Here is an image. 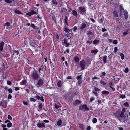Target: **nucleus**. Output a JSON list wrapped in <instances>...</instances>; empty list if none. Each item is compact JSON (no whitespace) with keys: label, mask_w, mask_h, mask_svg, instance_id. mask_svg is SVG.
Listing matches in <instances>:
<instances>
[{"label":"nucleus","mask_w":130,"mask_h":130,"mask_svg":"<svg viewBox=\"0 0 130 130\" xmlns=\"http://www.w3.org/2000/svg\"><path fill=\"white\" fill-rule=\"evenodd\" d=\"M37 70H35L32 72L31 77L34 80H38L40 77L37 74Z\"/></svg>","instance_id":"nucleus-1"},{"label":"nucleus","mask_w":130,"mask_h":130,"mask_svg":"<svg viewBox=\"0 0 130 130\" xmlns=\"http://www.w3.org/2000/svg\"><path fill=\"white\" fill-rule=\"evenodd\" d=\"M86 11L85 7H80L79 8L78 11L82 15L85 13Z\"/></svg>","instance_id":"nucleus-2"},{"label":"nucleus","mask_w":130,"mask_h":130,"mask_svg":"<svg viewBox=\"0 0 130 130\" xmlns=\"http://www.w3.org/2000/svg\"><path fill=\"white\" fill-rule=\"evenodd\" d=\"M79 109L83 111L88 110L89 108L87 107L86 105L85 104L79 107Z\"/></svg>","instance_id":"nucleus-3"},{"label":"nucleus","mask_w":130,"mask_h":130,"mask_svg":"<svg viewBox=\"0 0 130 130\" xmlns=\"http://www.w3.org/2000/svg\"><path fill=\"white\" fill-rule=\"evenodd\" d=\"M46 70V66H45V67L44 68V66H41L40 67V68L39 69V72L40 73H41V70H42V72H44Z\"/></svg>","instance_id":"nucleus-4"},{"label":"nucleus","mask_w":130,"mask_h":130,"mask_svg":"<svg viewBox=\"0 0 130 130\" xmlns=\"http://www.w3.org/2000/svg\"><path fill=\"white\" fill-rule=\"evenodd\" d=\"M14 52L12 55V57H16L19 56V52L18 51H14Z\"/></svg>","instance_id":"nucleus-5"},{"label":"nucleus","mask_w":130,"mask_h":130,"mask_svg":"<svg viewBox=\"0 0 130 130\" xmlns=\"http://www.w3.org/2000/svg\"><path fill=\"white\" fill-rule=\"evenodd\" d=\"M85 64V62L84 60H82L80 62V67L82 70L84 69Z\"/></svg>","instance_id":"nucleus-6"},{"label":"nucleus","mask_w":130,"mask_h":130,"mask_svg":"<svg viewBox=\"0 0 130 130\" xmlns=\"http://www.w3.org/2000/svg\"><path fill=\"white\" fill-rule=\"evenodd\" d=\"M37 126L38 127H39L40 128L43 127L45 128V123H38L37 124Z\"/></svg>","instance_id":"nucleus-7"},{"label":"nucleus","mask_w":130,"mask_h":130,"mask_svg":"<svg viewBox=\"0 0 130 130\" xmlns=\"http://www.w3.org/2000/svg\"><path fill=\"white\" fill-rule=\"evenodd\" d=\"M86 26L87 25L85 23H82L81 24L80 28L81 30L83 29L86 28Z\"/></svg>","instance_id":"nucleus-8"},{"label":"nucleus","mask_w":130,"mask_h":130,"mask_svg":"<svg viewBox=\"0 0 130 130\" xmlns=\"http://www.w3.org/2000/svg\"><path fill=\"white\" fill-rule=\"evenodd\" d=\"M43 84V80L42 79H40L38 81L37 83V84L40 86L42 85Z\"/></svg>","instance_id":"nucleus-9"},{"label":"nucleus","mask_w":130,"mask_h":130,"mask_svg":"<svg viewBox=\"0 0 130 130\" xmlns=\"http://www.w3.org/2000/svg\"><path fill=\"white\" fill-rule=\"evenodd\" d=\"M4 45V43L3 41L1 42H0V52L3 50Z\"/></svg>","instance_id":"nucleus-10"},{"label":"nucleus","mask_w":130,"mask_h":130,"mask_svg":"<svg viewBox=\"0 0 130 130\" xmlns=\"http://www.w3.org/2000/svg\"><path fill=\"white\" fill-rule=\"evenodd\" d=\"M81 102L79 100H76L74 102L73 104L75 105H77L78 104H80Z\"/></svg>","instance_id":"nucleus-11"},{"label":"nucleus","mask_w":130,"mask_h":130,"mask_svg":"<svg viewBox=\"0 0 130 130\" xmlns=\"http://www.w3.org/2000/svg\"><path fill=\"white\" fill-rule=\"evenodd\" d=\"M72 13L74 16L77 17V13L76 11L74 10H73Z\"/></svg>","instance_id":"nucleus-12"},{"label":"nucleus","mask_w":130,"mask_h":130,"mask_svg":"<svg viewBox=\"0 0 130 130\" xmlns=\"http://www.w3.org/2000/svg\"><path fill=\"white\" fill-rule=\"evenodd\" d=\"M64 43L66 45V47H68L69 45V43H67V39H64Z\"/></svg>","instance_id":"nucleus-13"},{"label":"nucleus","mask_w":130,"mask_h":130,"mask_svg":"<svg viewBox=\"0 0 130 130\" xmlns=\"http://www.w3.org/2000/svg\"><path fill=\"white\" fill-rule=\"evenodd\" d=\"M74 59L75 62H78L79 61V58L76 56H75Z\"/></svg>","instance_id":"nucleus-14"},{"label":"nucleus","mask_w":130,"mask_h":130,"mask_svg":"<svg viewBox=\"0 0 130 130\" xmlns=\"http://www.w3.org/2000/svg\"><path fill=\"white\" fill-rule=\"evenodd\" d=\"M107 57L106 56H103L102 59L103 60V61L104 63H106L107 62Z\"/></svg>","instance_id":"nucleus-15"},{"label":"nucleus","mask_w":130,"mask_h":130,"mask_svg":"<svg viewBox=\"0 0 130 130\" xmlns=\"http://www.w3.org/2000/svg\"><path fill=\"white\" fill-rule=\"evenodd\" d=\"M62 82L61 81H59L57 83V86L58 87H61L62 86Z\"/></svg>","instance_id":"nucleus-16"},{"label":"nucleus","mask_w":130,"mask_h":130,"mask_svg":"<svg viewBox=\"0 0 130 130\" xmlns=\"http://www.w3.org/2000/svg\"><path fill=\"white\" fill-rule=\"evenodd\" d=\"M61 123L62 121L60 119H59L57 122V125L58 126H60L61 125Z\"/></svg>","instance_id":"nucleus-17"},{"label":"nucleus","mask_w":130,"mask_h":130,"mask_svg":"<svg viewBox=\"0 0 130 130\" xmlns=\"http://www.w3.org/2000/svg\"><path fill=\"white\" fill-rule=\"evenodd\" d=\"M102 93L103 94H106L107 95H108L109 93V92L108 91H104L102 92Z\"/></svg>","instance_id":"nucleus-18"},{"label":"nucleus","mask_w":130,"mask_h":130,"mask_svg":"<svg viewBox=\"0 0 130 130\" xmlns=\"http://www.w3.org/2000/svg\"><path fill=\"white\" fill-rule=\"evenodd\" d=\"M124 15L126 19H127L128 17V13L127 11H124Z\"/></svg>","instance_id":"nucleus-19"},{"label":"nucleus","mask_w":130,"mask_h":130,"mask_svg":"<svg viewBox=\"0 0 130 130\" xmlns=\"http://www.w3.org/2000/svg\"><path fill=\"white\" fill-rule=\"evenodd\" d=\"M91 53L96 54L98 53V50L97 49H95L94 50H92L91 51Z\"/></svg>","instance_id":"nucleus-20"},{"label":"nucleus","mask_w":130,"mask_h":130,"mask_svg":"<svg viewBox=\"0 0 130 130\" xmlns=\"http://www.w3.org/2000/svg\"><path fill=\"white\" fill-rule=\"evenodd\" d=\"M119 114L120 118H123L125 116L124 114V113H123V112H121L120 113H119Z\"/></svg>","instance_id":"nucleus-21"},{"label":"nucleus","mask_w":130,"mask_h":130,"mask_svg":"<svg viewBox=\"0 0 130 130\" xmlns=\"http://www.w3.org/2000/svg\"><path fill=\"white\" fill-rule=\"evenodd\" d=\"M124 12V9H120V15L122 16L123 15V12Z\"/></svg>","instance_id":"nucleus-22"},{"label":"nucleus","mask_w":130,"mask_h":130,"mask_svg":"<svg viewBox=\"0 0 130 130\" xmlns=\"http://www.w3.org/2000/svg\"><path fill=\"white\" fill-rule=\"evenodd\" d=\"M113 14L116 17H118V15L117 14V12L115 10L113 13Z\"/></svg>","instance_id":"nucleus-23"},{"label":"nucleus","mask_w":130,"mask_h":130,"mask_svg":"<svg viewBox=\"0 0 130 130\" xmlns=\"http://www.w3.org/2000/svg\"><path fill=\"white\" fill-rule=\"evenodd\" d=\"M67 18L68 17L67 16H66L65 17V19H64V23H65L66 25H68V24H67Z\"/></svg>","instance_id":"nucleus-24"},{"label":"nucleus","mask_w":130,"mask_h":130,"mask_svg":"<svg viewBox=\"0 0 130 130\" xmlns=\"http://www.w3.org/2000/svg\"><path fill=\"white\" fill-rule=\"evenodd\" d=\"M99 41L98 40H94L93 43L94 44H96L99 42Z\"/></svg>","instance_id":"nucleus-25"},{"label":"nucleus","mask_w":130,"mask_h":130,"mask_svg":"<svg viewBox=\"0 0 130 130\" xmlns=\"http://www.w3.org/2000/svg\"><path fill=\"white\" fill-rule=\"evenodd\" d=\"M14 12L15 13L18 14H21V12L19 10L17 9L15 10Z\"/></svg>","instance_id":"nucleus-26"},{"label":"nucleus","mask_w":130,"mask_h":130,"mask_svg":"<svg viewBox=\"0 0 130 130\" xmlns=\"http://www.w3.org/2000/svg\"><path fill=\"white\" fill-rule=\"evenodd\" d=\"M42 104L41 103H40L39 104V106H38V107L40 109V110H41L42 109Z\"/></svg>","instance_id":"nucleus-27"},{"label":"nucleus","mask_w":130,"mask_h":130,"mask_svg":"<svg viewBox=\"0 0 130 130\" xmlns=\"http://www.w3.org/2000/svg\"><path fill=\"white\" fill-rule=\"evenodd\" d=\"M120 55L121 56V59H124V55L123 53H121L120 54Z\"/></svg>","instance_id":"nucleus-28"},{"label":"nucleus","mask_w":130,"mask_h":130,"mask_svg":"<svg viewBox=\"0 0 130 130\" xmlns=\"http://www.w3.org/2000/svg\"><path fill=\"white\" fill-rule=\"evenodd\" d=\"M100 83L101 84L103 85H105L106 84V83H105L104 81L102 80L100 81Z\"/></svg>","instance_id":"nucleus-29"},{"label":"nucleus","mask_w":130,"mask_h":130,"mask_svg":"<svg viewBox=\"0 0 130 130\" xmlns=\"http://www.w3.org/2000/svg\"><path fill=\"white\" fill-rule=\"evenodd\" d=\"M7 126L8 127H10L12 126V123L11 122H9L7 124Z\"/></svg>","instance_id":"nucleus-30"},{"label":"nucleus","mask_w":130,"mask_h":130,"mask_svg":"<svg viewBox=\"0 0 130 130\" xmlns=\"http://www.w3.org/2000/svg\"><path fill=\"white\" fill-rule=\"evenodd\" d=\"M97 121V119L95 118H93V120H92V122H93L94 123H96Z\"/></svg>","instance_id":"nucleus-31"},{"label":"nucleus","mask_w":130,"mask_h":130,"mask_svg":"<svg viewBox=\"0 0 130 130\" xmlns=\"http://www.w3.org/2000/svg\"><path fill=\"white\" fill-rule=\"evenodd\" d=\"M4 102V100H2L1 102H0V106H3Z\"/></svg>","instance_id":"nucleus-32"},{"label":"nucleus","mask_w":130,"mask_h":130,"mask_svg":"<svg viewBox=\"0 0 130 130\" xmlns=\"http://www.w3.org/2000/svg\"><path fill=\"white\" fill-rule=\"evenodd\" d=\"M115 117L116 118H119L118 119L120 120V122H121V120H120V119L119 118H120V116H119V114H116L115 115Z\"/></svg>","instance_id":"nucleus-33"},{"label":"nucleus","mask_w":130,"mask_h":130,"mask_svg":"<svg viewBox=\"0 0 130 130\" xmlns=\"http://www.w3.org/2000/svg\"><path fill=\"white\" fill-rule=\"evenodd\" d=\"M5 2L9 3H11L12 2V1L11 0H5Z\"/></svg>","instance_id":"nucleus-34"},{"label":"nucleus","mask_w":130,"mask_h":130,"mask_svg":"<svg viewBox=\"0 0 130 130\" xmlns=\"http://www.w3.org/2000/svg\"><path fill=\"white\" fill-rule=\"evenodd\" d=\"M105 75H106V73L105 72H102V74H101V75H100V77L101 78H102V76H104Z\"/></svg>","instance_id":"nucleus-35"},{"label":"nucleus","mask_w":130,"mask_h":130,"mask_svg":"<svg viewBox=\"0 0 130 130\" xmlns=\"http://www.w3.org/2000/svg\"><path fill=\"white\" fill-rule=\"evenodd\" d=\"M27 83V81L26 80H23L21 82L22 85H24L25 84Z\"/></svg>","instance_id":"nucleus-36"},{"label":"nucleus","mask_w":130,"mask_h":130,"mask_svg":"<svg viewBox=\"0 0 130 130\" xmlns=\"http://www.w3.org/2000/svg\"><path fill=\"white\" fill-rule=\"evenodd\" d=\"M124 105L125 107H128L129 106L128 103L127 102L124 103Z\"/></svg>","instance_id":"nucleus-37"},{"label":"nucleus","mask_w":130,"mask_h":130,"mask_svg":"<svg viewBox=\"0 0 130 130\" xmlns=\"http://www.w3.org/2000/svg\"><path fill=\"white\" fill-rule=\"evenodd\" d=\"M8 91L10 93H11L13 91L12 89L11 88L8 89Z\"/></svg>","instance_id":"nucleus-38"},{"label":"nucleus","mask_w":130,"mask_h":130,"mask_svg":"<svg viewBox=\"0 0 130 130\" xmlns=\"http://www.w3.org/2000/svg\"><path fill=\"white\" fill-rule=\"evenodd\" d=\"M87 35H92L93 34L92 33L91 31H88L87 33Z\"/></svg>","instance_id":"nucleus-39"},{"label":"nucleus","mask_w":130,"mask_h":130,"mask_svg":"<svg viewBox=\"0 0 130 130\" xmlns=\"http://www.w3.org/2000/svg\"><path fill=\"white\" fill-rule=\"evenodd\" d=\"M52 19L53 20V21H54V22L56 23V19L55 18V16H54L52 17Z\"/></svg>","instance_id":"nucleus-40"},{"label":"nucleus","mask_w":130,"mask_h":130,"mask_svg":"<svg viewBox=\"0 0 130 130\" xmlns=\"http://www.w3.org/2000/svg\"><path fill=\"white\" fill-rule=\"evenodd\" d=\"M129 71V69L128 68H126L124 70V72L125 73H126L128 72Z\"/></svg>","instance_id":"nucleus-41"},{"label":"nucleus","mask_w":130,"mask_h":130,"mask_svg":"<svg viewBox=\"0 0 130 130\" xmlns=\"http://www.w3.org/2000/svg\"><path fill=\"white\" fill-rule=\"evenodd\" d=\"M55 107L57 109H58L59 108H60L59 106L56 104H55L54 105Z\"/></svg>","instance_id":"nucleus-42"},{"label":"nucleus","mask_w":130,"mask_h":130,"mask_svg":"<svg viewBox=\"0 0 130 130\" xmlns=\"http://www.w3.org/2000/svg\"><path fill=\"white\" fill-rule=\"evenodd\" d=\"M52 2L54 4L56 5L58 3L56 2L55 0H52Z\"/></svg>","instance_id":"nucleus-43"},{"label":"nucleus","mask_w":130,"mask_h":130,"mask_svg":"<svg viewBox=\"0 0 130 130\" xmlns=\"http://www.w3.org/2000/svg\"><path fill=\"white\" fill-rule=\"evenodd\" d=\"M31 13H32V15L34 14H37V12H36L34 11L33 10H32L31 11Z\"/></svg>","instance_id":"nucleus-44"},{"label":"nucleus","mask_w":130,"mask_h":130,"mask_svg":"<svg viewBox=\"0 0 130 130\" xmlns=\"http://www.w3.org/2000/svg\"><path fill=\"white\" fill-rule=\"evenodd\" d=\"M69 29L67 27H65L64 29V31L66 32H67L69 31Z\"/></svg>","instance_id":"nucleus-45"},{"label":"nucleus","mask_w":130,"mask_h":130,"mask_svg":"<svg viewBox=\"0 0 130 130\" xmlns=\"http://www.w3.org/2000/svg\"><path fill=\"white\" fill-rule=\"evenodd\" d=\"M7 84L8 85H11L12 84V83L11 82L8 80L7 82Z\"/></svg>","instance_id":"nucleus-46"},{"label":"nucleus","mask_w":130,"mask_h":130,"mask_svg":"<svg viewBox=\"0 0 130 130\" xmlns=\"http://www.w3.org/2000/svg\"><path fill=\"white\" fill-rule=\"evenodd\" d=\"M113 43L115 44H117V41L116 40H114L113 41Z\"/></svg>","instance_id":"nucleus-47"},{"label":"nucleus","mask_w":130,"mask_h":130,"mask_svg":"<svg viewBox=\"0 0 130 130\" xmlns=\"http://www.w3.org/2000/svg\"><path fill=\"white\" fill-rule=\"evenodd\" d=\"M77 29V27L76 26H75L73 29V30L75 32L76 31V30Z\"/></svg>","instance_id":"nucleus-48"},{"label":"nucleus","mask_w":130,"mask_h":130,"mask_svg":"<svg viewBox=\"0 0 130 130\" xmlns=\"http://www.w3.org/2000/svg\"><path fill=\"white\" fill-rule=\"evenodd\" d=\"M8 119L10 120H12V117L10 116V115H8Z\"/></svg>","instance_id":"nucleus-49"},{"label":"nucleus","mask_w":130,"mask_h":130,"mask_svg":"<svg viewBox=\"0 0 130 130\" xmlns=\"http://www.w3.org/2000/svg\"><path fill=\"white\" fill-rule=\"evenodd\" d=\"M81 75L78 76L76 78V79L77 80H79L81 78Z\"/></svg>","instance_id":"nucleus-50"},{"label":"nucleus","mask_w":130,"mask_h":130,"mask_svg":"<svg viewBox=\"0 0 130 130\" xmlns=\"http://www.w3.org/2000/svg\"><path fill=\"white\" fill-rule=\"evenodd\" d=\"M10 25V23L9 22H6L5 25V26H9Z\"/></svg>","instance_id":"nucleus-51"},{"label":"nucleus","mask_w":130,"mask_h":130,"mask_svg":"<svg viewBox=\"0 0 130 130\" xmlns=\"http://www.w3.org/2000/svg\"><path fill=\"white\" fill-rule=\"evenodd\" d=\"M95 98L94 97H92L90 98V101L91 102H92L94 100Z\"/></svg>","instance_id":"nucleus-52"},{"label":"nucleus","mask_w":130,"mask_h":130,"mask_svg":"<svg viewBox=\"0 0 130 130\" xmlns=\"http://www.w3.org/2000/svg\"><path fill=\"white\" fill-rule=\"evenodd\" d=\"M120 97L123 99L125 97V96L124 95H120Z\"/></svg>","instance_id":"nucleus-53"},{"label":"nucleus","mask_w":130,"mask_h":130,"mask_svg":"<svg viewBox=\"0 0 130 130\" xmlns=\"http://www.w3.org/2000/svg\"><path fill=\"white\" fill-rule=\"evenodd\" d=\"M112 84H113V83L112 82H110L109 83V86L110 88H112L111 86H112V85H113Z\"/></svg>","instance_id":"nucleus-54"},{"label":"nucleus","mask_w":130,"mask_h":130,"mask_svg":"<svg viewBox=\"0 0 130 130\" xmlns=\"http://www.w3.org/2000/svg\"><path fill=\"white\" fill-rule=\"evenodd\" d=\"M12 96L11 94H9L8 95V99H10L12 98Z\"/></svg>","instance_id":"nucleus-55"},{"label":"nucleus","mask_w":130,"mask_h":130,"mask_svg":"<svg viewBox=\"0 0 130 130\" xmlns=\"http://www.w3.org/2000/svg\"><path fill=\"white\" fill-rule=\"evenodd\" d=\"M26 14L27 15H28L29 16H31V15H32V13H31V12H28Z\"/></svg>","instance_id":"nucleus-56"},{"label":"nucleus","mask_w":130,"mask_h":130,"mask_svg":"<svg viewBox=\"0 0 130 130\" xmlns=\"http://www.w3.org/2000/svg\"><path fill=\"white\" fill-rule=\"evenodd\" d=\"M30 100L31 101H32L33 102H35L36 101V99H35L34 98H30Z\"/></svg>","instance_id":"nucleus-57"},{"label":"nucleus","mask_w":130,"mask_h":130,"mask_svg":"<svg viewBox=\"0 0 130 130\" xmlns=\"http://www.w3.org/2000/svg\"><path fill=\"white\" fill-rule=\"evenodd\" d=\"M94 90L95 91H99L100 90L99 89L97 88L96 87H95L94 88Z\"/></svg>","instance_id":"nucleus-58"},{"label":"nucleus","mask_w":130,"mask_h":130,"mask_svg":"<svg viewBox=\"0 0 130 130\" xmlns=\"http://www.w3.org/2000/svg\"><path fill=\"white\" fill-rule=\"evenodd\" d=\"M4 103L5 104L6 107L7 106V101H6L4 100Z\"/></svg>","instance_id":"nucleus-59"},{"label":"nucleus","mask_w":130,"mask_h":130,"mask_svg":"<svg viewBox=\"0 0 130 130\" xmlns=\"http://www.w3.org/2000/svg\"><path fill=\"white\" fill-rule=\"evenodd\" d=\"M23 103L24 104L26 105H28V103L27 102L25 101H23Z\"/></svg>","instance_id":"nucleus-60"},{"label":"nucleus","mask_w":130,"mask_h":130,"mask_svg":"<svg viewBox=\"0 0 130 130\" xmlns=\"http://www.w3.org/2000/svg\"><path fill=\"white\" fill-rule=\"evenodd\" d=\"M93 93L95 94L96 96H98V93L97 92H95L94 91H93Z\"/></svg>","instance_id":"nucleus-61"},{"label":"nucleus","mask_w":130,"mask_h":130,"mask_svg":"<svg viewBox=\"0 0 130 130\" xmlns=\"http://www.w3.org/2000/svg\"><path fill=\"white\" fill-rule=\"evenodd\" d=\"M91 129V127L90 126H88L86 128L87 130H90Z\"/></svg>","instance_id":"nucleus-62"},{"label":"nucleus","mask_w":130,"mask_h":130,"mask_svg":"<svg viewBox=\"0 0 130 130\" xmlns=\"http://www.w3.org/2000/svg\"><path fill=\"white\" fill-rule=\"evenodd\" d=\"M102 30L103 32H104L106 31L107 30L105 28H102Z\"/></svg>","instance_id":"nucleus-63"},{"label":"nucleus","mask_w":130,"mask_h":130,"mask_svg":"<svg viewBox=\"0 0 130 130\" xmlns=\"http://www.w3.org/2000/svg\"><path fill=\"white\" fill-rule=\"evenodd\" d=\"M31 27L33 28L35 27V26L34 24H32L31 25Z\"/></svg>","instance_id":"nucleus-64"}]
</instances>
